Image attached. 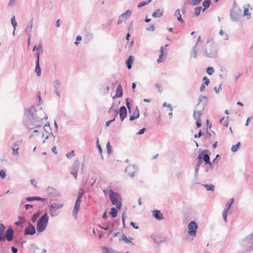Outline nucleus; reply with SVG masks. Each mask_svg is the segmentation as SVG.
<instances>
[{"label": "nucleus", "mask_w": 253, "mask_h": 253, "mask_svg": "<svg viewBox=\"0 0 253 253\" xmlns=\"http://www.w3.org/2000/svg\"><path fill=\"white\" fill-rule=\"evenodd\" d=\"M203 55L211 58H215L218 57V49L216 45L213 42L212 39H209L207 41Z\"/></svg>", "instance_id": "obj_2"}, {"label": "nucleus", "mask_w": 253, "mask_h": 253, "mask_svg": "<svg viewBox=\"0 0 253 253\" xmlns=\"http://www.w3.org/2000/svg\"><path fill=\"white\" fill-rule=\"evenodd\" d=\"M203 161H204L205 163V164H208L210 165V167L211 166V164L210 161V158L209 155L206 153L203 156Z\"/></svg>", "instance_id": "obj_27"}, {"label": "nucleus", "mask_w": 253, "mask_h": 253, "mask_svg": "<svg viewBox=\"0 0 253 253\" xmlns=\"http://www.w3.org/2000/svg\"><path fill=\"white\" fill-rule=\"evenodd\" d=\"M188 228L189 230L188 234L189 235L192 237H194L196 235L198 226L195 221H192L188 224Z\"/></svg>", "instance_id": "obj_9"}, {"label": "nucleus", "mask_w": 253, "mask_h": 253, "mask_svg": "<svg viewBox=\"0 0 253 253\" xmlns=\"http://www.w3.org/2000/svg\"><path fill=\"white\" fill-rule=\"evenodd\" d=\"M228 211L224 210L222 211V216L224 221L226 222H227V213Z\"/></svg>", "instance_id": "obj_50"}, {"label": "nucleus", "mask_w": 253, "mask_h": 253, "mask_svg": "<svg viewBox=\"0 0 253 253\" xmlns=\"http://www.w3.org/2000/svg\"><path fill=\"white\" fill-rule=\"evenodd\" d=\"M201 9H202V7L201 6L196 7L194 9L195 14L196 16L199 15L201 13Z\"/></svg>", "instance_id": "obj_43"}, {"label": "nucleus", "mask_w": 253, "mask_h": 253, "mask_svg": "<svg viewBox=\"0 0 253 253\" xmlns=\"http://www.w3.org/2000/svg\"><path fill=\"white\" fill-rule=\"evenodd\" d=\"M49 216L47 213H44L38 220L37 224V230L38 232H43L48 224Z\"/></svg>", "instance_id": "obj_6"}, {"label": "nucleus", "mask_w": 253, "mask_h": 253, "mask_svg": "<svg viewBox=\"0 0 253 253\" xmlns=\"http://www.w3.org/2000/svg\"><path fill=\"white\" fill-rule=\"evenodd\" d=\"M197 43L195 44V45L193 47L191 52L190 54L191 57H193V58H195L197 57Z\"/></svg>", "instance_id": "obj_29"}, {"label": "nucleus", "mask_w": 253, "mask_h": 253, "mask_svg": "<svg viewBox=\"0 0 253 253\" xmlns=\"http://www.w3.org/2000/svg\"><path fill=\"white\" fill-rule=\"evenodd\" d=\"M81 202V199L77 198L76 202H75L74 208V210H73V212H72L73 216L75 218H77L78 212L80 209Z\"/></svg>", "instance_id": "obj_14"}, {"label": "nucleus", "mask_w": 253, "mask_h": 253, "mask_svg": "<svg viewBox=\"0 0 253 253\" xmlns=\"http://www.w3.org/2000/svg\"><path fill=\"white\" fill-rule=\"evenodd\" d=\"M80 166V162L78 160H76L72 167V169L73 170H78V169H79V167Z\"/></svg>", "instance_id": "obj_30"}, {"label": "nucleus", "mask_w": 253, "mask_h": 253, "mask_svg": "<svg viewBox=\"0 0 253 253\" xmlns=\"http://www.w3.org/2000/svg\"><path fill=\"white\" fill-rule=\"evenodd\" d=\"M250 6V5L249 4H246L244 6L243 16H247L248 19L251 18V13L249 11V8Z\"/></svg>", "instance_id": "obj_19"}, {"label": "nucleus", "mask_w": 253, "mask_h": 253, "mask_svg": "<svg viewBox=\"0 0 253 253\" xmlns=\"http://www.w3.org/2000/svg\"><path fill=\"white\" fill-rule=\"evenodd\" d=\"M118 211L115 208H112L110 211V214L113 217H116L117 216Z\"/></svg>", "instance_id": "obj_34"}, {"label": "nucleus", "mask_w": 253, "mask_h": 253, "mask_svg": "<svg viewBox=\"0 0 253 253\" xmlns=\"http://www.w3.org/2000/svg\"><path fill=\"white\" fill-rule=\"evenodd\" d=\"M138 170V168L134 165H129L126 168L125 172L130 177H133L135 173Z\"/></svg>", "instance_id": "obj_10"}, {"label": "nucleus", "mask_w": 253, "mask_h": 253, "mask_svg": "<svg viewBox=\"0 0 253 253\" xmlns=\"http://www.w3.org/2000/svg\"><path fill=\"white\" fill-rule=\"evenodd\" d=\"M114 112L115 117H114L113 119H112V120H110V121H107V122H106V123H105V126H108L110 125V123H112V122H113L115 121V117L118 115V112H117V111H116V110H114Z\"/></svg>", "instance_id": "obj_40"}, {"label": "nucleus", "mask_w": 253, "mask_h": 253, "mask_svg": "<svg viewBox=\"0 0 253 253\" xmlns=\"http://www.w3.org/2000/svg\"><path fill=\"white\" fill-rule=\"evenodd\" d=\"M123 95V89L121 85L120 84L117 87L116 90V93L113 98L115 97H120Z\"/></svg>", "instance_id": "obj_23"}, {"label": "nucleus", "mask_w": 253, "mask_h": 253, "mask_svg": "<svg viewBox=\"0 0 253 253\" xmlns=\"http://www.w3.org/2000/svg\"><path fill=\"white\" fill-rule=\"evenodd\" d=\"M163 10L162 9H158L157 11L154 12L152 14L153 18H158L161 17L163 14Z\"/></svg>", "instance_id": "obj_26"}, {"label": "nucleus", "mask_w": 253, "mask_h": 253, "mask_svg": "<svg viewBox=\"0 0 253 253\" xmlns=\"http://www.w3.org/2000/svg\"><path fill=\"white\" fill-rule=\"evenodd\" d=\"M118 224V221H113L112 223H111L110 224V228H111V229H113V230H114L115 229V226H116V225H117Z\"/></svg>", "instance_id": "obj_62"}, {"label": "nucleus", "mask_w": 253, "mask_h": 253, "mask_svg": "<svg viewBox=\"0 0 253 253\" xmlns=\"http://www.w3.org/2000/svg\"><path fill=\"white\" fill-rule=\"evenodd\" d=\"M203 80L204 82V84L208 85L209 84L210 80L207 77H204Z\"/></svg>", "instance_id": "obj_54"}, {"label": "nucleus", "mask_w": 253, "mask_h": 253, "mask_svg": "<svg viewBox=\"0 0 253 253\" xmlns=\"http://www.w3.org/2000/svg\"><path fill=\"white\" fill-rule=\"evenodd\" d=\"M242 9L238 6L235 1L233 2V6L230 11V16L231 20L233 22H237L239 21L242 16Z\"/></svg>", "instance_id": "obj_5"}, {"label": "nucleus", "mask_w": 253, "mask_h": 253, "mask_svg": "<svg viewBox=\"0 0 253 253\" xmlns=\"http://www.w3.org/2000/svg\"><path fill=\"white\" fill-rule=\"evenodd\" d=\"M11 23L13 27V29H14V30H15L16 29V27L17 25V22L15 20V16H13L11 18Z\"/></svg>", "instance_id": "obj_42"}, {"label": "nucleus", "mask_w": 253, "mask_h": 253, "mask_svg": "<svg viewBox=\"0 0 253 253\" xmlns=\"http://www.w3.org/2000/svg\"><path fill=\"white\" fill-rule=\"evenodd\" d=\"M126 106L129 111V112L130 113V104L128 101V98H126Z\"/></svg>", "instance_id": "obj_56"}, {"label": "nucleus", "mask_w": 253, "mask_h": 253, "mask_svg": "<svg viewBox=\"0 0 253 253\" xmlns=\"http://www.w3.org/2000/svg\"><path fill=\"white\" fill-rule=\"evenodd\" d=\"M210 0H205L202 3V5L204 7L203 11H204L206 9L210 7Z\"/></svg>", "instance_id": "obj_32"}, {"label": "nucleus", "mask_w": 253, "mask_h": 253, "mask_svg": "<svg viewBox=\"0 0 253 253\" xmlns=\"http://www.w3.org/2000/svg\"><path fill=\"white\" fill-rule=\"evenodd\" d=\"M153 216L158 220H160L163 219L162 213H161L160 211L158 210H156L153 211Z\"/></svg>", "instance_id": "obj_20"}, {"label": "nucleus", "mask_w": 253, "mask_h": 253, "mask_svg": "<svg viewBox=\"0 0 253 253\" xmlns=\"http://www.w3.org/2000/svg\"><path fill=\"white\" fill-rule=\"evenodd\" d=\"M33 28V19L28 23L25 30V33L28 37H31V30Z\"/></svg>", "instance_id": "obj_18"}, {"label": "nucleus", "mask_w": 253, "mask_h": 253, "mask_svg": "<svg viewBox=\"0 0 253 253\" xmlns=\"http://www.w3.org/2000/svg\"><path fill=\"white\" fill-rule=\"evenodd\" d=\"M46 192L48 194L52 197H58L60 195V193L59 191L51 186H48L46 188Z\"/></svg>", "instance_id": "obj_13"}, {"label": "nucleus", "mask_w": 253, "mask_h": 253, "mask_svg": "<svg viewBox=\"0 0 253 253\" xmlns=\"http://www.w3.org/2000/svg\"><path fill=\"white\" fill-rule=\"evenodd\" d=\"M174 15L177 17V20L178 21H180L181 23L183 22V20L182 19V17H181V15L180 14V9H177L176 10V11L175 12V13H174Z\"/></svg>", "instance_id": "obj_31"}, {"label": "nucleus", "mask_w": 253, "mask_h": 253, "mask_svg": "<svg viewBox=\"0 0 253 253\" xmlns=\"http://www.w3.org/2000/svg\"><path fill=\"white\" fill-rule=\"evenodd\" d=\"M139 115H140L139 113H138L137 114H135V115L133 113L131 116H130L129 121H132L134 120L135 119L138 118L139 117Z\"/></svg>", "instance_id": "obj_44"}, {"label": "nucleus", "mask_w": 253, "mask_h": 253, "mask_svg": "<svg viewBox=\"0 0 253 253\" xmlns=\"http://www.w3.org/2000/svg\"><path fill=\"white\" fill-rule=\"evenodd\" d=\"M151 238L153 240L154 242L157 244L162 243L165 241L163 237L156 234L152 235Z\"/></svg>", "instance_id": "obj_17"}, {"label": "nucleus", "mask_w": 253, "mask_h": 253, "mask_svg": "<svg viewBox=\"0 0 253 253\" xmlns=\"http://www.w3.org/2000/svg\"><path fill=\"white\" fill-rule=\"evenodd\" d=\"M35 72L38 76L41 75V70L40 66V61H36Z\"/></svg>", "instance_id": "obj_28"}, {"label": "nucleus", "mask_w": 253, "mask_h": 253, "mask_svg": "<svg viewBox=\"0 0 253 253\" xmlns=\"http://www.w3.org/2000/svg\"><path fill=\"white\" fill-rule=\"evenodd\" d=\"M42 50V43H40L38 46H35L33 48V51Z\"/></svg>", "instance_id": "obj_51"}, {"label": "nucleus", "mask_w": 253, "mask_h": 253, "mask_svg": "<svg viewBox=\"0 0 253 253\" xmlns=\"http://www.w3.org/2000/svg\"><path fill=\"white\" fill-rule=\"evenodd\" d=\"M63 207V204H58V203H52L51 204L49 208H51L53 209L55 211H56L58 209H60L62 208Z\"/></svg>", "instance_id": "obj_24"}, {"label": "nucleus", "mask_w": 253, "mask_h": 253, "mask_svg": "<svg viewBox=\"0 0 253 253\" xmlns=\"http://www.w3.org/2000/svg\"><path fill=\"white\" fill-rule=\"evenodd\" d=\"M131 13L132 11L131 10H127L124 13L120 15L119 17L117 24L119 25L124 21H125L127 18V17H129L131 15Z\"/></svg>", "instance_id": "obj_12"}, {"label": "nucleus", "mask_w": 253, "mask_h": 253, "mask_svg": "<svg viewBox=\"0 0 253 253\" xmlns=\"http://www.w3.org/2000/svg\"><path fill=\"white\" fill-rule=\"evenodd\" d=\"M155 86L158 89V91L159 92H162V88L161 87V85L159 83H156L155 84Z\"/></svg>", "instance_id": "obj_60"}, {"label": "nucleus", "mask_w": 253, "mask_h": 253, "mask_svg": "<svg viewBox=\"0 0 253 253\" xmlns=\"http://www.w3.org/2000/svg\"><path fill=\"white\" fill-rule=\"evenodd\" d=\"M5 229L4 225L0 223V242L7 240L8 242H11L13 240L14 232L13 228L9 226L6 230L4 234V231Z\"/></svg>", "instance_id": "obj_3"}, {"label": "nucleus", "mask_w": 253, "mask_h": 253, "mask_svg": "<svg viewBox=\"0 0 253 253\" xmlns=\"http://www.w3.org/2000/svg\"><path fill=\"white\" fill-rule=\"evenodd\" d=\"M228 117H226V119L224 120V118L223 117L220 120V123L222 124L224 126L227 127L228 126Z\"/></svg>", "instance_id": "obj_37"}, {"label": "nucleus", "mask_w": 253, "mask_h": 253, "mask_svg": "<svg viewBox=\"0 0 253 253\" xmlns=\"http://www.w3.org/2000/svg\"><path fill=\"white\" fill-rule=\"evenodd\" d=\"M208 98L207 96L203 95H200L198 98V103L197 105H201L202 110L201 111H194L193 114V117L196 120H201V117L203 114L202 111L204 110L205 107L207 104Z\"/></svg>", "instance_id": "obj_4"}, {"label": "nucleus", "mask_w": 253, "mask_h": 253, "mask_svg": "<svg viewBox=\"0 0 253 253\" xmlns=\"http://www.w3.org/2000/svg\"><path fill=\"white\" fill-rule=\"evenodd\" d=\"M28 113L34 121L33 124L29 122L25 123V126L29 129H33L34 128L41 127L42 125V121L47 119V116L42 108H40L39 109H36L34 106H31L28 109Z\"/></svg>", "instance_id": "obj_1"}, {"label": "nucleus", "mask_w": 253, "mask_h": 253, "mask_svg": "<svg viewBox=\"0 0 253 253\" xmlns=\"http://www.w3.org/2000/svg\"><path fill=\"white\" fill-rule=\"evenodd\" d=\"M18 149H19V148H18V147H16V148L12 149V154L14 155H18Z\"/></svg>", "instance_id": "obj_63"}, {"label": "nucleus", "mask_w": 253, "mask_h": 253, "mask_svg": "<svg viewBox=\"0 0 253 253\" xmlns=\"http://www.w3.org/2000/svg\"><path fill=\"white\" fill-rule=\"evenodd\" d=\"M155 29V26L151 25L150 27L146 28V30L148 31H154Z\"/></svg>", "instance_id": "obj_59"}, {"label": "nucleus", "mask_w": 253, "mask_h": 253, "mask_svg": "<svg viewBox=\"0 0 253 253\" xmlns=\"http://www.w3.org/2000/svg\"><path fill=\"white\" fill-rule=\"evenodd\" d=\"M106 148H107V153L108 154H110L112 152V150L111 146L110 145V144L109 142H108L107 143V144H106Z\"/></svg>", "instance_id": "obj_52"}, {"label": "nucleus", "mask_w": 253, "mask_h": 253, "mask_svg": "<svg viewBox=\"0 0 253 253\" xmlns=\"http://www.w3.org/2000/svg\"><path fill=\"white\" fill-rule=\"evenodd\" d=\"M55 211L53 209L50 208V216L52 217L55 216L57 215V214L55 213Z\"/></svg>", "instance_id": "obj_61"}, {"label": "nucleus", "mask_w": 253, "mask_h": 253, "mask_svg": "<svg viewBox=\"0 0 253 253\" xmlns=\"http://www.w3.org/2000/svg\"><path fill=\"white\" fill-rule=\"evenodd\" d=\"M208 152H209V151L208 150H205L203 151L201 153H200L199 154V156L198 157V159L203 160V156L204 155V154L206 153H208Z\"/></svg>", "instance_id": "obj_46"}, {"label": "nucleus", "mask_w": 253, "mask_h": 253, "mask_svg": "<svg viewBox=\"0 0 253 253\" xmlns=\"http://www.w3.org/2000/svg\"><path fill=\"white\" fill-rule=\"evenodd\" d=\"M102 253H121L119 252L112 248H108L105 246L102 247Z\"/></svg>", "instance_id": "obj_21"}, {"label": "nucleus", "mask_w": 253, "mask_h": 253, "mask_svg": "<svg viewBox=\"0 0 253 253\" xmlns=\"http://www.w3.org/2000/svg\"><path fill=\"white\" fill-rule=\"evenodd\" d=\"M110 195L109 198L112 205L116 206V208L120 209L121 207V202L119 201L118 199L119 198L120 195L119 194L114 192L112 189H109Z\"/></svg>", "instance_id": "obj_8"}, {"label": "nucleus", "mask_w": 253, "mask_h": 253, "mask_svg": "<svg viewBox=\"0 0 253 253\" xmlns=\"http://www.w3.org/2000/svg\"><path fill=\"white\" fill-rule=\"evenodd\" d=\"M61 86V84L60 82L58 80H56L53 82V87H54V92L56 93V94L60 97L61 92L58 91V88Z\"/></svg>", "instance_id": "obj_16"}, {"label": "nucleus", "mask_w": 253, "mask_h": 253, "mask_svg": "<svg viewBox=\"0 0 253 253\" xmlns=\"http://www.w3.org/2000/svg\"><path fill=\"white\" fill-rule=\"evenodd\" d=\"M163 106L164 107H168L170 111H171V112L172 111V107L171 104H167V103L166 102H165L163 104Z\"/></svg>", "instance_id": "obj_53"}, {"label": "nucleus", "mask_w": 253, "mask_h": 253, "mask_svg": "<svg viewBox=\"0 0 253 253\" xmlns=\"http://www.w3.org/2000/svg\"><path fill=\"white\" fill-rule=\"evenodd\" d=\"M234 198H231L229 201H228V202H227L226 204V208L224 209V210H226L227 211H228L231 205L233 204V203H234Z\"/></svg>", "instance_id": "obj_33"}, {"label": "nucleus", "mask_w": 253, "mask_h": 253, "mask_svg": "<svg viewBox=\"0 0 253 253\" xmlns=\"http://www.w3.org/2000/svg\"><path fill=\"white\" fill-rule=\"evenodd\" d=\"M39 215H40V212L39 211H38L35 213H34L32 216H31V221L33 222H36V221L37 220V219L38 218V217H39Z\"/></svg>", "instance_id": "obj_35"}, {"label": "nucleus", "mask_w": 253, "mask_h": 253, "mask_svg": "<svg viewBox=\"0 0 253 253\" xmlns=\"http://www.w3.org/2000/svg\"><path fill=\"white\" fill-rule=\"evenodd\" d=\"M43 129L44 130L48 133V134L51 132V128L50 126V124L49 123H48L47 124H45L43 126Z\"/></svg>", "instance_id": "obj_36"}, {"label": "nucleus", "mask_w": 253, "mask_h": 253, "mask_svg": "<svg viewBox=\"0 0 253 253\" xmlns=\"http://www.w3.org/2000/svg\"><path fill=\"white\" fill-rule=\"evenodd\" d=\"M71 174L73 175V176L75 177V179H77V175H78V171L77 170H72L71 172Z\"/></svg>", "instance_id": "obj_64"}, {"label": "nucleus", "mask_w": 253, "mask_h": 253, "mask_svg": "<svg viewBox=\"0 0 253 253\" xmlns=\"http://www.w3.org/2000/svg\"><path fill=\"white\" fill-rule=\"evenodd\" d=\"M133 60V57L131 55H130L127 59L126 61V65L127 68L128 69H131L132 67V63Z\"/></svg>", "instance_id": "obj_25"}, {"label": "nucleus", "mask_w": 253, "mask_h": 253, "mask_svg": "<svg viewBox=\"0 0 253 253\" xmlns=\"http://www.w3.org/2000/svg\"><path fill=\"white\" fill-rule=\"evenodd\" d=\"M36 229L35 227L31 222H28V226L24 230V235H33L36 233Z\"/></svg>", "instance_id": "obj_11"}, {"label": "nucleus", "mask_w": 253, "mask_h": 253, "mask_svg": "<svg viewBox=\"0 0 253 253\" xmlns=\"http://www.w3.org/2000/svg\"><path fill=\"white\" fill-rule=\"evenodd\" d=\"M151 1V0H148L147 1H143L139 2L137 5V7L140 8L143 6H145L149 4Z\"/></svg>", "instance_id": "obj_41"}, {"label": "nucleus", "mask_w": 253, "mask_h": 253, "mask_svg": "<svg viewBox=\"0 0 253 253\" xmlns=\"http://www.w3.org/2000/svg\"><path fill=\"white\" fill-rule=\"evenodd\" d=\"M119 115L121 121H123L127 115V110L125 106H122L120 107Z\"/></svg>", "instance_id": "obj_15"}, {"label": "nucleus", "mask_w": 253, "mask_h": 253, "mask_svg": "<svg viewBox=\"0 0 253 253\" xmlns=\"http://www.w3.org/2000/svg\"><path fill=\"white\" fill-rule=\"evenodd\" d=\"M6 176L5 171L3 169L0 170V177L2 178H5Z\"/></svg>", "instance_id": "obj_57"}, {"label": "nucleus", "mask_w": 253, "mask_h": 253, "mask_svg": "<svg viewBox=\"0 0 253 253\" xmlns=\"http://www.w3.org/2000/svg\"><path fill=\"white\" fill-rule=\"evenodd\" d=\"M74 151H71L66 155V157L68 159L71 158L74 156Z\"/></svg>", "instance_id": "obj_55"}, {"label": "nucleus", "mask_w": 253, "mask_h": 253, "mask_svg": "<svg viewBox=\"0 0 253 253\" xmlns=\"http://www.w3.org/2000/svg\"><path fill=\"white\" fill-rule=\"evenodd\" d=\"M242 246L246 249V253L253 251V233L243 239Z\"/></svg>", "instance_id": "obj_7"}, {"label": "nucleus", "mask_w": 253, "mask_h": 253, "mask_svg": "<svg viewBox=\"0 0 253 253\" xmlns=\"http://www.w3.org/2000/svg\"><path fill=\"white\" fill-rule=\"evenodd\" d=\"M96 146H97V148L98 149L100 153L101 154L102 152V148H101L100 145L99 144L98 138L97 139V141H96Z\"/></svg>", "instance_id": "obj_58"}, {"label": "nucleus", "mask_w": 253, "mask_h": 253, "mask_svg": "<svg viewBox=\"0 0 253 253\" xmlns=\"http://www.w3.org/2000/svg\"><path fill=\"white\" fill-rule=\"evenodd\" d=\"M207 72L210 75H212L213 73V72H214V69H213V68L212 67H208L207 68Z\"/></svg>", "instance_id": "obj_49"}, {"label": "nucleus", "mask_w": 253, "mask_h": 253, "mask_svg": "<svg viewBox=\"0 0 253 253\" xmlns=\"http://www.w3.org/2000/svg\"><path fill=\"white\" fill-rule=\"evenodd\" d=\"M203 186L206 188V189L207 191H213V190H214V186L212 184H210V185L203 184Z\"/></svg>", "instance_id": "obj_38"}, {"label": "nucleus", "mask_w": 253, "mask_h": 253, "mask_svg": "<svg viewBox=\"0 0 253 253\" xmlns=\"http://www.w3.org/2000/svg\"><path fill=\"white\" fill-rule=\"evenodd\" d=\"M21 142H22L20 140L15 141V142H14L13 143V144L11 146V149L16 148V147L19 148V146L21 144Z\"/></svg>", "instance_id": "obj_45"}, {"label": "nucleus", "mask_w": 253, "mask_h": 253, "mask_svg": "<svg viewBox=\"0 0 253 253\" xmlns=\"http://www.w3.org/2000/svg\"><path fill=\"white\" fill-rule=\"evenodd\" d=\"M122 240L126 243H130L131 245H134V244L133 243V242H131L130 241H129L126 236L125 235H123L122 236Z\"/></svg>", "instance_id": "obj_48"}, {"label": "nucleus", "mask_w": 253, "mask_h": 253, "mask_svg": "<svg viewBox=\"0 0 253 253\" xmlns=\"http://www.w3.org/2000/svg\"><path fill=\"white\" fill-rule=\"evenodd\" d=\"M202 0H191L190 4L192 5H197L199 4Z\"/></svg>", "instance_id": "obj_47"}, {"label": "nucleus", "mask_w": 253, "mask_h": 253, "mask_svg": "<svg viewBox=\"0 0 253 253\" xmlns=\"http://www.w3.org/2000/svg\"><path fill=\"white\" fill-rule=\"evenodd\" d=\"M35 200L41 201L43 202V201H44L45 199L41 198L38 196H34V197H29L26 198L25 199V201H27V202H31L33 201H35Z\"/></svg>", "instance_id": "obj_22"}, {"label": "nucleus", "mask_w": 253, "mask_h": 253, "mask_svg": "<svg viewBox=\"0 0 253 253\" xmlns=\"http://www.w3.org/2000/svg\"><path fill=\"white\" fill-rule=\"evenodd\" d=\"M240 145V142H238L236 145H233L231 148V151L232 152H236L238 150Z\"/></svg>", "instance_id": "obj_39"}]
</instances>
